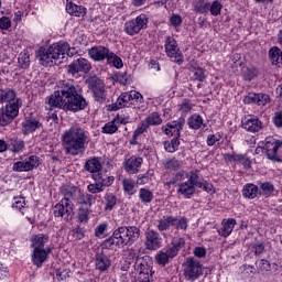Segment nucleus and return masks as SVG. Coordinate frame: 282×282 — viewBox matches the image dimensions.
I'll return each mask as SVG.
<instances>
[{
  "mask_svg": "<svg viewBox=\"0 0 282 282\" xmlns=\"http://www.w3.org/2000/svg\"><path fill=\"white\" fill-rule=\"evenodd\" d=\"M50 108L64 109V111H83L87 107V100L78 93V88L72 80H62L58 89L46 98Z\"/></svg>",
  "mask_w": 282,
  "mask_h": 282,
  "instance_id": "f257e3e1",
  "label": "nucleus"
},
{
  "mask_svg": "<svg viewBox=\"0 0 282 282\" xmlns=\"http://www.w3.org/2000/svg\"><path fill=\"white\" fill-rule=\"evenodd\" d=\"M62 142L66 153L80 155V153H85L87 144H89V132L80 126H73L64 132Z\"/></svg>",
  "mask_w": 282,
  "mask_h": 282,
  "instance_id": "f03ea898",
  "label": "nucleus"
},
{
  "mask_svg": "<svg viewBox=\"0 0 282 282\" xmlns=\"http://www.w3.org/2000/svg\"><path fill=\"white\" fill-rule=\"evenodd\" d=\"M140 238V228L135 226L118 227L112 236L101 243L104 250H111L113 246L124 248V246H133Z\"/></svg>",
  "mask_w": 282,
  "mask_h": 282,
  "instance_id": "7ed1b4c3",
  "label": "nucleus"
},
{
  "mask_svg": "<svg viewBox=\"0 0 282 282\" xmlns=\"http://www.w3.org/2000/svg\"><path fill=\"white\" fill-rule=\"evenodd\" d=\"M69 52V44L66 42H59L51 45L48 48L40 47L36 51V58L40 61V65L43 67H52L54 61H58L61 56H65Z\"/></svg>",
  "mask_w": 282,
  "mask_h": 282,
  "instance_id": "20e7f679",
  "label": "nucleus"
},
{
  "mask_svg": "<svg viewBox=\"0 0 282 282\" xmlns=\"http://www.w3.org/2000/svg\"><path fill=\"white\" fill-rule=\"evenodd\" d=\"M195 187L203 188L207 193L213 191V185L199 182V175L192 173L187 181L178 184L177 195H182L185 199H191L195 195Z\"/></svg>",
  "mask_w": 282,
  "mask_h": 282,
  "instance_id": "39448f33",
  "label": "nucleus"
},
{
  "mask_svg": "<svg viewBox=\"0 0 282 282\" xmlns=\"http://www.w3.org/2000/svg\"><path fill=\"white\" fill-rule=\"evenodd\" d=\"M183 268L184 276L187 281H195L204 274L202 263L193 257L186 258L185 262L183 263Z\"/></svg>",
  "mask_w": 282,
  "mask_h": 282,
  "instance_id": "423d86ee",
  "label": "nucleus"
},
{
  "mask_svg": "<svg viewBox=\"0 0 282 282\" xmlns=\"http://www.w3.org/2000/svg\"><path fill=\"white\" fill-rule=\"evenodd\" d=\"M88 89L93 91L96 102H105L107 100V93L105 91V82L98 76H90L86 80Z\"/></svg>",
  "mask_w": 282,
  "mask_h": 282,
  "instance_id": "0eeeda50",
  "label": "nucleus"
},
{
  "mask_svg": "<svg viewBox=\"0 0 282 282\" xmlns=\"http://www.w3.org/2000/svg\"><path fill=\"white\" fill-rule=\"evenodd\" d=\"M23 101L21 99H15L6 106V109L2 110V126L10 124L19 116V109H21Z\"/></svg>",
  "mask_w": 282,
  "mask_h": 282,
  "instance_id": "6e6552de",
  "label": "nucleus"
},
{
  "mask_svg": "<svg viewBox=\"0 0 282 282\" xmlns=\"http://www.w3.org/2000/svg\"><path fill=\"white\" fill-rule=\"evenodd\" d=\"M281 149L282 141L274 139H267L263 147L268 160H272V162H281V158H279V151H281Z\"/></svg>",
  "mask_w": 282,
  "mask_h": 282,
  "instance_id": "1a4fd4ad",
  "label": "nucleus"
},
{
  "mask_svg": "<svg viewBox=\"0 0 282 282\" xmlns=\"http://www.w3.org/2000/svg\"><path fill=\"white\" fill-rule=\"evenodd\" d=\"M147 23H149V19L144 14H140L135 19L126 22L124 32L130 36H134V34H139L140 30L147 28Z\"/></svg>",
  "mask_w": 282,
  "mask_h": 282,
  "instance_id": "9d476101",
  "label": "nucleus"
},
{
  "mask_svg": "<svg viewBox=\"0 0 282 282\" xmlns=\"http://www.w3.org/2000/svg\"><path fill=\"white\" fill-rule=\"evenodd\" d=\"M54 216L62 217L69 221L74 215V203L72 200L62 199L58 204L54 206Z\"/></svg>",
  "mask_w": 282,
  "mask_h": 282,
  "instance_id": "9b49d317",
  "label": "nucleus"
},
{
  "mask_svg": "<svg viewBox=\"0 0 282 282\" xmlns=\"http://www.w3.org/2000/svg\"><path fill=\"white\" fill-rule=\"evenodd\" d=\"M165 52L170 58H174L175 63H178V65H182L184 63V59L182 57V52H180V47L177 46V41H175V37L167 36L165 40Z\"/></svg>",
  "mask_w": 282,
  "mask_h": 282,
  "instance_id": "f8f14e48",
  "label": "nucleus"
},
{
  "mask_svg": "<svg viewBox=\"0 0 282 282\" xmlns=\"http://www.w3.org/2000/svg\"><path fill=\"white\" fill-rule=\"evenodd\" d=\"M153 262L151 261V258L143 257V258H137L134 263V269L139 273V276L141 279H144V276H149V274H153V268L151 267Z\"/></svg>",
  "mask_w": 282,
  "mask_h": 282,
  "instance_id": "ddd939ff",
  "label": "nucleus"
},
{
  "mask_svg": "<svg viewBox=\"0 0 282 282\" xmlns=\"http://www.w3.org/2000/svg\"><path fill=\"white\" fill-rule=\"evenodd\" d=\"M241 126L242 129H246V131H249V133H259V131L263 129V122L252 115H248L247 117L242 118Z\"/></svg>",
  "mask_w": 282,
  "mask_h": 282,
  "instance_id": "4468645a",
  "label": "nucleus"
},
{
  "mask_svg": "<svg viewBox=\"0 0 282 282\" xmlns=\"http://www.w3.org/2000/svg\"><path fill=\"white\" fill-rule=\"evenodd\" d=\"M185 122L186 119H184V117H181L178 118V120L172 121L166 126H163L162 131L163 133H165V135H174V138H180V133L182 129H184Z\"/></svg>",
  "mask_w": 282,
  "mask_h": 282,
  "instance_id": "2eb2a0df",
  "label": "nucleus"
},
{
  "mask_svg": "<svg viewBox=\"0 0 282 282\" xmlns=\"http://www.w3.org/2000/svg\"><path fill=\"white\" fill-rule=\"evenodd\" d=\"M245 105H258L259 107H265L268 102H270V95L264 94V93H249L245 98H243Z\"/></svg>",
  "mask_w": 282,
  "mask_h": 282,
  "instance_id": "dca6fc26",
  "label": "nucleus"
},
{
  "mask_svg": "<svg viewBox=\"0 0 282 282\" xmlns=\"http://www.w3.org/2000/svg\"><path fill=\"white\" fill-rule=\"evenodd\" d=\"M34 166H39V156L31 155L25 161H18L13 164V171L17 173L32 171Z\"/></svg>",
  "mask_w": 282,
  "mask_h": 282,
  "instance_id": "f3484780",
  "label": "nucleus"
},
{
  "mask_svg": "<svg viewBox=\"0 0 282 282\" xmlns=\"http://www.w3.org/2000/svg\"><path fill=\"white\" fill-rule=\"evenodd\" d=\"M145 247L147 250H158L162 248V237L155 230H148L145 232Z\"/></svg>",
  "mask_w": 282,
  "mask_h": 282,
  "instance_id": "a211bd4d",
  "label": "nucleus"
},
{
  "mask_svg": "<svg viewBox=\"0 0 282 282\" xmlns=\"http://www.w3.org/2000/svg\"><path fill=\"white\" fill-rule=\"evenodd\" d=\"M91 64L86 58H77L72 64L68 65V74H78L79 72H84L87 74V72H90Z\"/></svg>",
  "mask_w": 282,
  "mask_h": 282,
  "instance_id": "6ab92c4d",
  "label": "nucleus"
},
{
  "mask_svg": "<svg viewBox=\"0 0 282 282\" xmlns=\"http://www.w3.org/2000/svg\"><path fill=\"white\" fill-rule=\"evenodd\" d=\"M88 54L93 61H109V56L111 55V51L105 46H93L88 50Z\"/></svg>",
  "mask_w": 282,
  "mask_h": 282,
  "instance_id": "aec40b11",
  "label": "nucleus"
},
{
  "mask_svg": "<svg viewBox=\"0 0 282 282\" xmlns=\"http://www.w3.org/2000/svg\"><path fill=\"white\" fill-rule=\"evenodd\" d=\"M144 160L140 156H131L124 163V169L127 173H130L131 175H135L140 171V166H142V163Z\"/></svg>",
  "mask_w": 282,
  "mask_h": 282,
  "instance_id": "412c9836",
  "label": "nucleus"
},
{
  "mask_svg": "<svg viewBox=\"0 0 282 282\" xmlns=\"http://www.w3.org/2000/svg\"><path fill=\"white\" fill-rule=\"evenodd\" d=\"M50 252H52V249H50V248L33 249L32 261H33L34 265H36L37 268H41V265H43V263H45V261L47 259V254H50Z\"/></svg>",
  "mask_w": 282,
  "mask_h": 282,
  "instance_id": "4be33fe9",
  "label": "nucleus"
},
{
  "mask_svg": "<svg viewBox=\"0 0 282 282\" xmlns=\"http://www.w3.org/2000/svg\"><path fill=\"white\" fill-rule=\"evenodd\" d=\"M43 127V123H41L39 120L31 118V119H25L22 122V133L24 135H29V133H34L36 129H41Z\"/></svg>",
  "mask_w": 282,
  "mask_h": 282,
  "instance_id": "5701e85b",
  "label": "nucleus"
},
{
  "mask_svg": "<svg viewBox=\"0 0 282 282\" xmlns=\"http://www.w3.org/2000/svg\"><path fill=\"white\" fill-rule=\"evenodd\" d=\"M95 267L99 272H107L111 267V260L104 253H97L95 258Z\"/></svg>",
  "mask_w": 282,
  "mask_h": 282,
  "instance_id": "b1692460",
  "label": "nucleus"
},
{
  "mask_svg": "<svg viewBox=\"0 0 282 282\" xmlns=\"http://www.w3.org/2000/svg\"><path fill=\"white\" fill-rule=\"evenodd\" d=\"M235 226H237V220H235V218L223 220L218 235H220V237H230L232 230H235Z\"/></svg>",
  "mask_w": 282,
  "mask_h": 282,
  "instance_id": "393cba45",
  "label": "nucleus"
},
{
  "mask_svg": "<svg viewBox=\"0 0 282 282\" xmlns=\"http://www.w3.org/2000/svg\"><path fill=\"white\" fill-rule=\"evenodd\" d=\"M17 99H18L17 91H14V89L12 88L0 89V105H3L6 102L10 105V102H15Z\"/></svg>",
  "mask_w": 282,
  "mask_h": 282,
  "instance_id": "a878e982",
  "label": "nucleus"
},
{
  "mask_svg": "<svg viewBox=\"0 0 282 282\" xmlns=\"http://www.w3.org/2000/svg\"><path fill=\"white\" fill-rule=\"evenodd\" d=\"M171 226H175V217L173 216H163L161 219L156 221V228L160 232L169 230Z\"/></svg>",
  "mask_w": 282,
  "mask_h": 282,
  "instance_id": "bb28decb",
  "label": "nucleus"
},
{
  "mask_svg": "<svg viewBox=\"0 0 282 282\" xmlns=\"http://www.w3.org/2000/svg\"><path fill=\"white\" fill-rule=\"evenodd\" d=\"M50 241V237L47 235L39 234L31 238V247L33 249H45V243Z\"/></svg>",
  "mask_w": 282,
  "mask_h": 282,
  "instance_id": "cd10ccee",
  "label": "nucleus"
},
{
  "mask_svg": "<svg viewBox=\"0 0 282 282\" xmlns=\"http://www.w3.org/2000/svg\"><path fill=\"white\" fill-rule=\"evenodd\" d=\"M174 253L166 249L165 251H160L159 253H156L155 261L159 265H162L164 268V265H166L171 261V259H174Z\"/></svg>",
  "mask_w": 282,
  "mask_h": 282,
  "instance_id": "c85d7f7f",
  "label": "nucleus"
},
{
  "mask_svg": "<svg viewBox=\"0 0 282 282\" xmlns=\"http://www.w3.org/2000/svg\"><path fill=\"white\" fill-rule=\"evenodd\" d=\"M66 11L72 17H85V14H87V8L74 4L72 2L66 6Z\"/></svg>",
  "mask_w": 282,
  "mask_h": 282,
  "instance_id": "c756f323",
  "label": "nucleus"
},
{
  "mask_svg": "<svg viewBox=\"0 0 282 282\" xmlns=\"http://www.w3.org/2000/svg\"><path fill=\"white\" fill-rule=\"evenodd\" d=\"M77 204L91 208L96 204V196L87 193L79 194L77 196Z\"/></svg>",
  "mask_w": 282,
  "mask_h": 282,
  "instance_id": "7c9ffc66",
  "label": "nucleus"
},
{
  "mask_svg": "<svg viewBox=\"0 0 282 282\" xmlns=\"http://www.w3.org/2000/svg\"><path fill=\"white\" fill-rule=\"evenodd\" d=\"M95 182H98L104 188L113 184V176H108L107 173L98 172L94 175Z\"/></svg>",
  "mask_w": 282,
  "mask_h": 282,
  "instance_id": "2f4dec72",
  "label": "nucleus"
},
{
  "mask_svg": "<svg viewBox=\"0 0 282 282\" xmlns=\"http://www.w3.org/2000/svg\"><path fill=\"white\" fill-rule=\"evenodd\" d=\"M193 6L194 10L198 12V14H206L210 12V2L207 0H196Z\"/></svg>",
  "mask_w": 282,
  "mask_h": 282,
  "instance_id": "473e14b6",
  "label": "nucleus"
},
{
  "mask_svg": "<svg viewBox=\"0 0 282 282\" xmlns=\"http://www.w3.org/2000/svg\"><path fill=\"white\" fill-rule=\"evenodd\" d=\"M85 169L88 171V173H100L102 165L98 159L94 158L86 162Z\"/></svg>",
  "mask_w": 282,
  "mask_h": 282,
  "instance_id": "72a5a7b5",
  "label": "nucleus"
},
{
  "mask_svg": "<svg viewBox=\"0 0 282 282\" xmlns=\"http://www.w3.org/2000/svg\"><path fill=\"white\" fill-rule=\"evenodd\" d=\"M129 102H131V95L130 93H123L119 96L117 101L113 105V109H122L124 107H129Z\"/></svg>",
  "mask_w": 282,
  "mask_h": 282,
  "instance_id": "f704fd0d",
  "label": "nucleus"
},
{
  "mask_svg": "<svg viewBox=\"0 0 282 282\" xmlns=\"http://www.w3.org/2000/svg\"><path fill=\"white\" fill-rule=\"evenodd\" d=\"M259 194V187L254 184H247L242 189L243 197H248L249 199H254Z\"/></svg>",
  "mask_w": 282,
  "mask_h": 282,
  "instance_id": "c9c22d12",
  "label": "nucleus"
},
{
  "mask_svg": "<svg viewBox=\"0 0 282 282\" xmlns=\"http://www.w3.org/2000/svg\"><path fill=\"white\" fill-rule=\"evenodd\" d=\"M185 241L184 238H174L171 246L167 248L174 257H177V252L182 250Z\"/></svg>",
  "mask_w": 282,
  "mask_h": 282,
  "instance_id": "e433bc0d",
  "label": "nucleus"
},
{
  "mask_svg": "<svg viewBox=\"0 0 282 282\" xmlns=\"http://www.w3.org/2000/svg\"><path fill=\"white\" fill-rule=\"evenodd\" d=\"M144 122L148 127H160L162 124V117L158 112H152L147 117Z\"/></svg>",
  "mask_w": 282,
  "mask_h": 282,
  "instance_id": "4c0bfd02",
  "label": "nucleus"
},
{
  "mask_svg": "<svg viewBox=\"0 0 282 282\" xmlns=\"http://www.w3.org/2000/svg\"><path fill=\"white\" fill-rule=\"evenodd\" d=\"M139 199L142 204H151L153 202V192L145 187L141 188L139 191Z\"/></svg>",
  "mask_w": 282,
  "mask_h": 282,
  "instance_id": "58836bf2",
  "label": "nucleus"
},
{
  "mask_svg": "<svg viewBox=\"0 0 282 282\" xmlns=\"http://www.w3.org/2000/svg\"><path fill=\"white\" fill-rule=\"evenodd\" d=\"M105 202V210H113V206H116V202H118V198H116V195L113 193H106L104 197Z\"/></svg>",
  "mask_w": 282,
  "mask_h": 282,
  "instance_id": "ea45409f",
  "label": "nucleus"
},
{
  "mask_svg": "<svg viewBox=\"0 0 282 282\" xmlns=\"http://www.w3.org/2000/svg\"><path fill=\"white\" fill-rule=\"evenodd\" d=\"M256 265L258 268L259 274H267V272H270V270H272V264H270V261L265 259L258 260L256 262Z\"/></svg>",
  "mask_w": 282,
  "mask_h": 282,
  "instance_id": "a19ab883",
  "label": "nucleus"
},
{
  "mask_svg": "<svg viewBox=\"0 0 282 282\" xmlns=\"http://www.w3.org/2000/svg\"><path fill=\"white\" fill-rule=\"evenodd\" d=\"M269 58L272 65H278L280 67V58H281V48L274 46L269 51Z\"/></svg>",
  "mask_w": 282,
  "mask_h": 282,
  "instance_id": "79ce46f5",
  "label": "nucleus"
},
{
  "mask_svg": "<svg viewBox=\"0 0 282 282\" xmlns=\"http://www.w3.org/2000/svg\"><path fill=\"white\" fill-rule=\"evenodd\" d=\"M202 124H204V119H202V116L199 115H193L188 119V127L189 129H202Z\"/></svg>",
  "mask_w": 282,
  "mask_h": 282,
  "instance_id": "37998d69",
  "label": "nucleus"
},
{
  "mask_svg": "<svg viewBox=\"0 0 282 282\" xmlns=\"http://www.w3.org/2000/svg\"><path fill=\"white\" fill-rule=\"evenodd\" d=\"M180 148V139L174 138L171 141L164 142V149L167 151V153H175L177 149Z\"/></svg>",
  "mask_w": 282,
  "mask_h": 282,
  "instance_id": "c03bdc74",
  "label": "nucleus"
},
{
  "mask_svg": "<svg viewBox=\"0 0 282 282\" xmlns=\"http://www.w3.org/2000/svg\"><path fill=\"white\" fill-rule=\"evenodd\" d=\"M206 79V74H204V68L194 67L192 69V80H197L198 83H204Z\"/></svg>",
  "mask_w": 282,
  "mask_h": 282,
  "instance_id": "a18cd8bd",
  "label": "nucleus"
},
{
  "mask_svg": "<svg viewBox=\"0 0 282 282\" xmlns=\"http://www.w3.org/2000/svg\"><path fill=\"white\" fill-rule=\"evenodd\" d=\"M25 143L21 139L11 140L10 151L13 153H19V151H23Z\"/></svg>",
  "mask_w": 282,
  "mask_h": 282,
  "instance_id": "49530a36",
  "label": "nucleus"
},
{
  "mask_svg": "<svg viewBox=\"0 0 282 282\" xmlns=\"http://www.w3.org/2000/svg\"><path fill=\"white\" fill-rule=\"evenodd\" d=\"M62 195L64 196V198L62 199H66V202H70L72 197L76 195V187L64 186L62 188Z\"/></svg>",
  "mask_w": 282,
  "mask_h": 282,
  "instance_id": "de8ad7c7",
  "label": "nucleus"
},
{
  "mask_svg": "<svg viewBox=\"0 0 282 282\" xmlns=\"http://www.w3.org/2000/svg\"><path fill=\"white\" fill-rule=\"evenodd\" d=\"M107 63H109V65H113V67H116L117 69L122 68L123 65L122 59L118 57V55H116L113 52L110 53Z\"/></svg>",
  "mask_w": 282,
  "mask_h": 282,
  "instance_id": "09e8293b",
  "label": "nucleus"
},
{
  "mask_svg": "<svg viewBox=\"0 0 282 282\" xmlns=\"http://www.w3.org/2000/svg\"><path fill=\"white\" fill-rule=\"evenodd\" d=\"M224 6H221V2L218 0H215L212 4H209V11L213 17H219L221 14V9Z\"/></svg>",
  "mask_w": 282,
  "mask_h": 282,
  "instance_id": "8fccbe9b",
  "label": "nucleus"
},
{
  "mask_svg": "<svg viewBox=\"0 0 282 282\" xmlns=\"http://www.w3.org/2000/svg\"><path fill=\"white\" fill-rule=\"evenodd\" d=\"M77 219L80 224H87L89 221V209L87 208H79L77 212Z\"/></svg>",
  "mask_w": 282,
  "mask_h": 282,
  "instance_id": "3c124183",
  "label": "nucleus"
},
{
  "mask_svg": "<svg viewBox=\"0 0 282 282\" xmlns=\"http://www.w3.org/2000/svg\"><path fill=\"white\" fill-rule=\"evenodd\" d=\"M173 226H175L176 230H187L188 219H186V217L175 218V224Z\"/></svg>",
  "mask_w": 282,
  "mask_h": 282,
  "instance_id": "603ef678",
  "label": "nucleus"
},
{
  "mask_svg": "<svg viewBox=\"0 0 282 282\" xmlns=\"http://www.w3.org/2000/svg\"><path fill=\"white\" fill-rule=\"evenodd\" d=\"M118 131V126H116V121H110L105 124L102 128V133H116Z\"/></svg>",
  "mask_w": 282,
  "mask_h": 282,
  "instance_id": "864d4df0",
  "label": "nucleus"
},
{
  "mask_svg": "<svg viewBox=\"0 0 282 282\" xmlns=\"http://www.w3.org/2000/svg\"><path fill=\"white\" fill-rule=\"evenodd\" d=\"M274 192V185L272 183H262L260 195H270Z\"/></svg>",
  "mask_w": 282,
  "mask_h": 282,
  "instance_id": "5fc2aeb1",
  "label": "nucleus"
},
{
  "mask_svg": "<svg viewBox=\"0 0 282 282\" xmlns=\"http://www.w3.org/2000/svg\"><path fill=\"white\" fill-rule=\"evenodd\" d=\"M88 191L93 194L102 193V191H105V187L99 182H96L88 185Z\"/></svg>",
  "mask_w": 282,
  "mask_h": 282,
  "instance_id": "6e6d98bb",
  "label": "nucleus"
},
{
  "mask_svg": "<svg viewBox=\"0 0 282 282\" xmlns=\"http://www.w3.org/2000/svg\"><path fill=\"white\" fill-rule=\"evenodd\" d=\"M243 78H245V80H253L254 78H257V69H254V68L245 69Z\"/></svg>",
  "mask_w": 282,
  "mask_h": 282,
  "instance_id": "4d7b16f0",
  "label": "nucleus"
},
{
  "mask_svg": "<svg viewBox=\"0 0 282 282\" xmlns=\"http://www.w3.org/2000/svg\"><path fill=\"white\" fill-rule=\"evenodd\" d=\"M237 162H239V164H242V166H245V169H250L251 166V162L250 159H248V156L243 155V154H238L237 155Z\"/></svg>",
  "mask_w": 282,
  "mask_h": 282,
  "instance_id": "13d9d810",
  "label": "nucleus"
},
{
  "mask_svg": "<svg viewBox=\"0 0 282 282\" xmlns=\"http://www.w3.org/2000/svg\"><path fill=\"white\" fill-rule=\"evenodd\" d=\"M147 129H149V123H147L145 121H142L141 127L134 130L133 139L135 140L138 135H142V133H145Z\"/></svg>",
  "mask_w": 282,
  "mask_h": 282,
  "instance_id": "bf43d9fd",
  "label": "nucleus"
},
{
  "mask_svg": "<svg viewBox=\"0 0 282 282\" xmlns=\"http://www.w3.org/2000/svg\"><path fill=\"white\" fill-rule=\"evenodd\" d=\"M180 162L176 159H171L165 162V169L169 171H176V169H180Z\"/></svg>",
  "mask_w": 282,
  "mask_h": 282,
  "instance_id": "052dcab7",
  "label": "nucleus"
},
{
  "mask_svg": "<svg viewBox=\"0 0 282 282\" xmlns=\"http://www.w3.org/2000/svg\"><path fill=\"white\" fill-rule=\"evenodd\" d=\"M123 188L129 195H133V188H135V182L132 180L123 181Z\"/></svg>",
  "mask_w": 282,
  "mask_h": 282,
  "instance_id": "680f3d73",
  "label": "nucleus"
},
{
  "mask_svg": "<svg viewBox=\"0 0 282 282\" xmlns=\"http://www.w3.org/2000/svg\"><path fill=\"white\" fill-rule=\"evenodd\" d=\"M12 28V21L8 17H2L0 19V30H10Z\"/></svg>",
  "mask_w": 282,
  "mask_h": 282,
  "instance_id": "e2e57ef3",
  "label": "nucleus"
},
{
  "mask_svg": "<svg viewBox=\"0 0 282 282\" xmlns=\"http://www.w3.org/2000/svg\"><path fill=\"white\" fill-rule=\"evenodd\" d=\"M252 248L254 251V254H263V250H265V246L263 242L256 241L252 243Z\"/></svg>",
  "mask_w": 282,
  "mask_h": 282,
  "instance_id": "0e129e2a",
  "label": "nucleus"
},
{
  "mask_svg": "<svg viewBox=\"0 0 282 282\" xmlns=\"http://www.w3.org/2000/svg\"><path fill=\"white\" fill-rule=\"evenodd\" d=\"M129 94H130V100H135L137 102H140L141 105H142V102H144V97L139 91L132 90Z\"/></svg>",
  "mask_w": 282,
  "mask_h": 282,
  "instance_id": "69168bd1",
  "label": "nucleus"
},
{
  "mask_svg": "<svg viewBox=\"0 0 282 282\" xmlns=\"http://www.w3.org/2000/svg\"><path fill=\"white\" fill-rule=\"evenodd\" d=\"M273 124L278 127V129L282 128V111H275L273 116Z\"/></svg>",
  "mask_w": 282,
  "mask_h": 282,
  "instance_id": "338daca9",
  "label": "nucleus"
},
{
  "mask_svg": "<svg viewBox=\"0 0 282 282\" xmlns=\"http://www.w3.org/2000/svg\"><path fill=\"white\" fill-rule=\"evenodd\" d=\"M73 237H75V239L80 240L85 237V229L77 227L73 230Z\"/></svg>",
  "mask_w": 282,
  "mask_h": 282,
  "instance_id": "774afa93",
  "label": "nucleus"
}]
</instances>
